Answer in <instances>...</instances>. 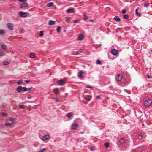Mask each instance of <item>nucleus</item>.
Wrapping results in <instances>:
<instances>
[{"label":"nucleus","instance_id":"obj_1","mask_svg":"<svg viewBox=\"0 0 152 152\" xmlns=\"http://www.w3.org/2000/svg\"><path fill=\"white\" fill-rule=\"evenodd\" d=\"M120 143L122 144V145L125 148H127L129 147L128 142L126 141L125 138H122L119 141Z\"/></svg>","mask_w":152,"mask_h":152},{"label":"nucleus","instance_id":"obj_2","mask_svg":"<svg viewBox=\"0 0 152 152\" xmlns=\"http://www.w3.org/2000/svg\"><path fill=\"white\" fill-rule=\"evenodd\" d=\"M152 104V101L150 99L146 100L144 102V105L146 107H148Z\"/></svg>","mask_w":152,"mask_h":152},{"label":"nucleus","instance_id":"obj_3","mask_svg":"<svg viewBox=\"0 0 152 152\" xmlns=\"http://www.w3.org/2000/svg\"><path fill=\"white\" fill-rule=\"evenodd\" d=\"M123 78L122 75L121 74H118L116 75L115 79L117 81H121Z\"/></svg>","mask_w":152,"mask_h":152},{"label":"nucleus","instance_id":"obj_4","mask_svg":"<svg viewBox=\"0 0 152 152\" xmlns=\"http://www.w3.org/2000/svg\"><path fill=\"white\" fill-rule=\"evenodd\" d=\"M7 26L8 28L10 30H13L14 29L13 25L11 23L7 24Z\"/></svg>","mask_w":152,"mask_h":152},{"label":"nucleus","instance_id":"obj_5","mask_svg":"<svg viewBox=\"0 0 152 152\" xmlns=\"http://www.w3.org/2000/svg\"><path fill=\"white\" fill-rule=\"evenodd\" d=\"M19 15L20 17H26L27 16V14L25 12L21 11L20 12Z\"/></svg>","mask_w":152,"mask_h":152},{"label":"nucleus","instance_id":"obj_6","mask_svg":"<svg viewBox=\"0 0 152 152\" xmlns=\"http://www.w3.org/2000/svg\"><path fill=\"white\" fill-rule=\"evenodd\" d=\"M75 12V9L73 8L69 9H68L66 11V12L68 13H74Z\"/></svg>","mask_w":152,"mask_h":152},{"label":"nucleus","instance_id":"obj_7","mask_svg":"<svg viewBox=\"0 0 152 152\" xmlns=\"http://www.w3.org/2000/svg\"><path fill=\"white\" fill-rule=\"evenodd\" d=\"M65 83V82L62 80H60L58 81V84L60 86H63L64 85Z\"/></svg>","mask_w":152,"mask_h":152},{"label":"nucleus","instance_id":"obj_8","mask_svg":"<svg viewBox=\"0 0 152 152\" xmlns=\"http://www.w3.org/2000/svg\"><path fill=\"white\" fill-rule=\"evenodd\" d=\"M111 53L113 55H116L118 53V51L116 49H114L111 50Z\"/></svg>","mask_w":152,"mask_h":152},{"label":"nucleus","instance_id":"obj_9","mask_svg":"<svg viewBox=\"0 0 152 152\" xmlns=\"http://www.w3.org/2000/svg\"><path fill=\"white\" fill-rule=\"evenodd\" d=\"M28 6V4L26 2H23L21 3L20 8H22L26 7Z\"/></svg>","mask_w":152,"mask_h":152},{"label":"nucleus","instance_id":"obj_10","mask_svg":"<svg viewBox=\"0 0 152 152\" xmlns=\"http://www.w3.org/2000/svg\"><path fill=\"white\" fill-rule=\"evenodd\" d=\"M83 72L82 71H80V72L78 73V76L80 79H82L83 77Z\"/></svg>","mask_w":152,"mask_h":152},{"label":"nucleus","instance_id":"obj_11","mask_svg":"<svg viewBox=\"0 0 152 152\" xmlns=\"http://www.w3.org/2000/svg\"><path fill=\"white\" fill-rule=\"evenodd\" d=\"M50 137V136L49 134H47L43 136L42 138L43 140H45L47 139H49Z\"/></svg>","mask_w":152,"mask_h":152},{"label":"nucleus","instance_id":"obj_12","mask_svg":"<svg viewBox=\"0 0 152 152\" xmlns=\"http://www.w3.org/2000/svg\"><path fill=\"white\" fill-rule=\"evenodd\" d=\"M78 125L76 124H73L72 126V129L73 130H75L78 127Z\"/></svg>","mask_w":152,"mask_h":152},{"label":"nucleus","instance_id":"obj_13","mask_svg":"<svg viewBox=\"0 0 152 152\" xmlns=\"http://www.w3.org/2000/svg\"><path fill=\"white\" fill-rule=\"evenodd\" d=\"M84 36L83 34H80L78 35V39L80 40H82L84 39Z\"/></svg>","mask_w":152,"mask_h":152},{"label":"nucleus","instance_id":"obj_14","mask_svg":"<svg viewBox=\"0 0 152 152\" xmlns=\"http://www.w3.org/2000/svg\"><path fill=\"white\" fill-rule=\"evenodd\" d=\"M114 20L117 22H119L121 21V19L118 16H115L114 17Z\"/></svg>","mask_w":152,"mask_h":152},{"label":"nucleus","instance_id":"obj_15","mask_svg":"<svg viewBox=\"0 0 152 152\" xmlns=\"http://www.w3.org/2000/svg\"><path fill=\"white\" fill-rule=\"evenodd\" d=\"M84 98L85 99H86L88 101H90L91 99V97L88 95L84 97Z\"/></svg>","mask_w":152,"mask_h":152},{"label":"nucleus","instance_id":"obj_16","mask_svg":"<svg viewBox=\"0 0 152 152\" xmlns=\"http://www.w3.org/2000/svg\"><path fill=\"white\" fill-rule=\"evenodd\" d=\"M54 92L56 94H58L59 93V90L58 88H56L53 90Z\"/></svg>","mask_w":152,"mask_h":152},{"label":"nucleus","instance_id":"obj_17","mask_svg":"<svg viewBox=\"0 0 152 152\" xmlns=\"http://www.w3.org/2000/svg\"><path fill=\"white\" fill-rule=\"evenodd\" d=\"M55 23V22L54 21L52 20H50L49 21L48 24L49 26L53 25Z\"/></svg>","mask_w":152,"mask_h":152},{"label":"nucleus","instance_id":"obj_18","mask_svg":"<svg viewBox=\"0 0 152 152\" xmlns=\"http://www.w3.org/2000/svg\"><path fill=\"white\" fill-rule=\"evenodd\" d=\"M23 89V87L21 86H19L18 87L17 91L18 92H20Z\"/></svg>","mask_w":152,"mask_h":152},{"label":"nucleus","instance_id":"obj_19","mask_svg":"<svg viewBox=\"0 0 152 152\" xmlns=\"http://www.w3.org/2000/svg\"><path fill=\"white\" fill-rule=\"evenodd\" d=\"M73 115V114L72 112H70L67 114L66 115V116L68 118H70L71 117H72Z\"/></svg>","mask_w":152,"mask_h":152},{"label":"nucleus","instance_id":"obj_20","mask_svg":"<svg viewBox=\"0 0 152 152\" xmlns=\"http://www.w3.org/2000/svg\"><path fill=\"white\" fill-rule=\"evenodd\" d=\"M5 125L6 126H9L11 127H12L13 126V124L12 123H7L5 124Z\"/></svg>","mask_w":152,"mask_h":152},{"label":"nucleus","instance_id":"obj_21","mask_svg":"<svg viewBox=\"0 0 152 152\" xmlns=\"http://www.w3.org/2000/svg\"><path fill=\"white\" fill-rule=\"evenodd\" d=\"M5 55V53L2 50H0V56H2Z\"/></svg>","mask_w":152,"mask_h":152},{"label":"nucleus","instance_id":"obj_22","mask_svg":"<svg viewBox=\"0 0 152 152\" xmlns=\"http://www.w3.org/2000/svg\"><path fill=\"white\" fill-rule=\"evenodd\" d=\"M35 57V55L33 53H31L30 55V57L31 58H34Z\"/></svg>","mask_w":152,"mask_h":152},{"label":"nucleus","instance_id":"obj_23","mask_svg":"<svg viewBox=\"0 0 152 152\" xmlns=\"http://www.w3.org/2000/svg\"><path fill=\"white\" fill-rule=\"evenodd\" d=\"M1 48L4 50H5L6 49V46L5 44H2L1 45Z\"/></svg>","mask_w":152,"mask_h":152},{"label":"nucleus","instance_id":"obj_24","mask_svg":"<svg viewBox=\"0 0 152 152\" xmlns=\"http://www.w3.org/2000/svg\"><path fill=\"white\" fill-rule=\"evenodd\" d=\"M81 49H80L78 51H77L75 53V54L77 55L80 54L82 52L81 51Z\"/></svg>","mask_w":152,"mask_h":152},{"label":"nucleus","instance_id":"obj_25","mask_svg":"<svg viewBox=\"0 0 152 152\" xmlns=\"http://www.w3.org/2000/svg\"><path fill=\"white\" fill-rule=\"evenodd\" d=\"M129 17V15L128 14H125L124 15V18L125 19H127Z\"/></svg>","mask_w":152,"mask_h":152},{"label":"nucleus","instance_id":"obj_26","mask_svg":"<svg viewBox=\"0 0 152 152\" xmlns=\"http://www.w3.org/2000/svg\"><path fill=\"white\" fill-rule=\"evenodd\" d=\"M53 5V3L52 2H50L48 3L47 5V6L48 7H50Z\"/></svg>","mask_w":152,"mask_h":152},{"label":"nucleus","instance_id":"obj_27","mask_svg":"<svg viewBox=\"0 0 152 152\" xmlns=\"http://www.w3.org/2000/svg\"><path fill=\"white\" fill-rule=\"evenodd\" d=\"M138 138L139 139H141L142 138V136L141 133L138 134Z\"/></svg>","mask_w":152,"mask_h":152},{"label":"nucleus","instance_id":"obj_28","mask_svg":"<svg viewBox=\"0 0 152 152\" xmlns=\"http://www.w3.org/2000/svg\"><path fill=\"white\" fill-rule=\"evenodd\" d=\"M104 145L106 148H108L109 146V143L108 142H106L104 144Z\"/></svg>","mask_w":152,"mask_h":152},{"label":"nucleus","instance_id":"obj_29","mask_svg":"<svg viewBox=\"0 0 152 152\" xmlns=\"http://www.w3.org/2000/svg\"><path fill=\"white\" fill-rule=\"evenodd\" d=\"M61 30V27L60 26L56 28V31L58 32H60Z\"/></svg>","mask_w":152,"mask_h":152},{"label":"nucleus","instance_id":"obj_30","mask_svg":"<svg viewBox=\"0 0 152 152\" xmlns=\"http://www.w3.org/2000/svg\"><path fill=\"white\" fill-rule=\"evenodd\" d=\"M22 82H23V80H18L17 81V83L18 84H20L22 83Z\"/></svg>","mask_w":152,"mask_h":152},{"label":"nucleus","instance_id":"obj_31","mask_svg":"<svg viewBox=\"0 0 152 152\" xmlns=\"http://www.w3.org/2000/svg\"><path fill=\"white\" fill-rule=\"evenodd\" d=\"M5 33L4 31L3 30H0V34H3Z\"/></svg>","mask_w":152,"mask_h":152},{"label":"nucleus","instance_id":"obj_32","mask_svg":"<svg viewBox=\"0 0 152 152\" xmlns=\"http://www.w3.org/2000/svg\"><path fill=\"white\" fill-rule=\"evenodd\" d=\"M78 21L77 20H72V23H77L78 22Z\"/></svg>","mask_w":152,"mask_h":152},{"label":"nucleus","instance_id":"obj_33","mask_svg":"<svg viewBox=\"0 0 152 152\" xmlns=\"http://www.w3.org/2000/svg\"><path fill=\"white\" fill-rule=\"evenodd\" d=\"M46 149L45 148H43L40 150V151H39L38 152H44L46 150Z\"/></svg>","mask_w":152,"mask_h":152},{"label":"nucleus","instance_id":"obj_34","mask_svg":"<svg viewBox=\"0 0 152 152\" xmlns=\"http://www.w3.org/2000/svg\"><path fill=\"white\" fill-rule=\"evenodd\" d=\"M9 64V62L7 61H4L3 62V64L4 65H7Z\"/></svg>","mask_w":152,"mask_h":152},{"label":"nucleus","instance_id":"obj_35","mask_svg":"<svg viewBox=\"0 0 152 152\" xmlns=\"http://www.w3.org/2000/svg\"><path fill=\"white\" fill-rule=\"evenodd\" d=\"M19 107L20 109H23L25 107V106L23 105H20L19 106Z\"/></svg>","mask_w":152,"mask_h":152},{"label":"nucleus","instance_id":"obj_36","mask_svg":"<svg viewBox=\"0 0 152 152\" xmlns=\"http://www.w3.org/2000/svg\"><path fill=\"white\" fill-rule=\"evenodd\" d=\"M9 120L10 121H11L13 123H14V122L15 121V120L14 119L12 118H10L9 119Z\"/></svg>","mask_w":152,"mask_h":152},{"label":"nucleus","instance_id":"obj_37","mask_svg":"<svg viewBox=\"0 0 152 152\" xmlns=\"http://www.w3.org/2000/svg\"><path fill=\"white\" fill-rule=\"evenodd\" d=\"M23 89L24 91H26L28 90V88L26 87H23Z\"/></svg>","mask_w":152,"mask_h":152},{"label":"nucleus","instance_id":"obj_38","mask_svg":"<svg viewBox=\"0 0 152 152\" xmlns=\"http://www.w3.org/2000/svg\"><path fill=\"white\" fill-rule=\"evenodd\" d=\"M44 35L43 31H41L39 33V35L41 36H42Z\"/></svg>","mask_w":152,"mask_h":152},{"label":"nucleus","instance_id":"obj_39","mask_svg":"<svg viewBox=\"0 0 152 152\" xmlns=\"http://www.w3.org/2000/svg\"><path fill=\"white\" fill-rule=\"evenodd\" d=\"M86 87L87 88H90L92 90L93 88L92 86H90L89 85H87L86 86Z\"/></svg>","mask_w":152,"mask_h":152},{"label":"nucleus","instance_id":"obj_40","mask_svg":"<svg viewBox=\"0 0 152 152\" xmlns=\"http://www.w3.org/2000/svg\"><path fill=\"white\" fill-rule=\"evenodd\" d=\"M2 115L3 116H5L7 115V114L5 112H3L2 113Z\"/></svg>","mask_w":152,"mask_h":152},{"label":"nucleus","instance_id":"obj_41","mask_svg":"<svg viewBox=\"0 0 152 152\" xmlns=\"http://www.w3.org/2000/svg\"><path fill=\"white\" fill-rule=\"evenodd\" d=\"M96 63L97 64H101V61L99 60H98L96 61Z\"/></svg>","mask_w":152,"mask_h":152},{"label":"nucleus","instance_id":"obj_42","mask_svg":"<svg viewBox=\"0 0 152 152\" xmlns=\"http://www.w3.org/2000/svg\"><path fill=\"white\" fill-rule=\"evenodd\" d=\"M84 19L85 20H86L88 18V17L86 15H84Z\"/></svg>","mask_w":152,"mask_h":152},{"label":"nucleus","instance_id":"obj_43","mask_svg":"<svg viewBox=\"0 0 152 152\" xmlns=\"http://www.w3.org/2000/svg\"><path fill=\"white\" fill-rule=\"evenodd\" d=\"M149 3H144V5L145 7H147L149 6Z\"/></svg>","mask_w":152,"mask_h":152},{"label":"nucleus","instance_id":"obj_44","mask_svg":"<svg viewBox=\"0 0 152 152\" xmlns=\"http://www.w3.org/2000/svg\"><path fill=\"white\" fill-rule=\"evenodd\" d=\"M126 10H123L122 11V13L124 14H125L126 13Z\"/></svg>","mask_w":152,"mask_h":152},{"label":"nucleus","instance_id":"obj_45","mask_svg":"<svg viewBox=\"0 0 152 152\" xmlns=\"http://www.w3.org/2000/svg\"><path fill=\"white\" fill-rule=\"evenodd\" d=\"M136 15L138 16H139V17H140L141 16V13H137L136 14Z\"/></svg>","mask_w":152,"mask_h":152},{"label":"nucleus","instance_id":"obj_46","mask_svg":"<svg viewBox=\"0 0 152 152\" xmlns=\"http://www.w3.org/2000/svg\"><path fill=\"white\" fill-rule=\"evenodd\" d=\"M100 98V96H96V98L97 99H99Z\"/></svg>","mask_w":152,"mask_h":152},{"label":"nucleus","instance_id":"obj_47","mask_svg":"<svg viewBox=\"0 0 152 152\" xmlns=\"http://www.w3.org/2000/svg\"><path fill=\"white\" fill-rule=\"evenodd\" d=\"M147 77L148 78H149V79H150V78H152V77L150 76L149 75H147Z\"/></svg>","mask_w":152,"mask_h":152},{"label":"nucleus","instance_id":"obj_48","mask_svg":"<svg viewBox=\"0 0 152 152\" xmlns=\"http://www.w3.org/2000/svg\"><path fill=\"white\" fill-rule=\"evenodd\" d=\"M30 82V80H26V83H28L29 82Z\"/></svg>","mask_w":152,"mask_h":152},{"label":"nucleus","instance_id":"obj_49","mask_svg":"<svg viewBox=\"0 0 152 152\" xmlns=\"http://www.w3.org/2000/svg\"><path fill=\"white\" fill-rule=\"evenodd\" d=\"M31 98V96L30 95H29L28 96V98L29 99H30Z\"/></svg>","mask_w":152,"mask_h":152},{"label":"nucleus","instance_id":"obj_50","mask_svg":"<svg viewBox=\"0 0 152 152\" xmlns=\"http://www.w3.org/2000/svg\"><path fill=\"white\" fill-rule=\"evenodd\" d=\"M18 1H20V2H23V1H25V0H19Z\"/></svg>","mask_w":152,"mask_h":152},{"label":"nucleus","instance_id":"obj_51","mask_svg":"<svg viewBox=\"0 0 152 152\" xmlns=\"http://www.w3.org/2000/svg\"><path fill=\"white\" fill-rule=\"evenodd\" d=\"M138 10L137 9L136 10H135V12H136V13H138Z\"/></svg>","mask_w":152,"mask_h":152},{"label":"nucleus","instance_id":"obj_52","mask_svg":"<svg viewBox=\"0 0 152 152\" xmlns=\"http://www.w3.org/2000/svg\"><path fill=\"white\" fill-rule=\"evenodd\" d=\"M149 53H150V54H152V50H150V51H149Z\"/></svg>","mask_w":152,"mask_h":152},{"label":"nucleus","instance_id":"obj_53","mask_svg":"<svg viewBox=\"0 0 152 152\" xmlns=\"http://www.w3.org/2000/svg\"><path fill=\"white\" fill-rule=\"evenodd\" d=\"M90 150H91V151H93V148H90Z\"/></svg>","mask_w":152,"mask_h":152},{"label":"nucleus","instance_id":"obj_54","mask_svg":"<svg viewBox=\"0 0 152 152\" xmlns=\"http://www.w3.org/2000/svg\"><path fill=\"white\" fill-rule=\"evenodd\" d=\"M65 18H66V21H67V20H68V18L67 17H66Z\"/></svg>","mask_w":152,"mask_h":152},{"label":"nucleus","instance_id":"obj_55","mask_svg":"<svg viewBox=\"0 0 152 152\" xmlns=\"http://www.w3.org/2000/svg\"><path fill=\"white\" fill-rule=\"evenodd\" d=\"M31 89V88H28V90H30Z\"/></svg>","mask_w":152,"mask_h":152},{"label":"nucleus","instance_id":"obj_56","mask_svg":"<svg viewBox=\"0 0 152 152\" xmlns=\"http://www.w3.org/2000/svg\"><path fill=\"white\" fill-rule=\"evenodd\" d=\"M23 30L22 29H20V31H23Z\"/></svg>","mask_w":152,"mask_h":152},{"label":"nucleus","instance_id":"obj_57","mask_svg":"<svg viewBox=\"0 0 152 152\" xmlns=\"http://www.w3.org/2000/svg\"><path fill=\"white\" fill-rule=\"evenodd\" d=\"M83 132H80V133L81 134H83Z\"/></svg>","mask_w":152,"mask_h":152},{"label":"nucleus","instance_id":"obj_58","mask_svg":"<svg viewBox=\"0 0 152 152\" xmlns=\"http://www.w3.org/2000/svg\"><path fill=\"white\" fill-rule=\"evenodd\" d=\"M55 99L56 100H57L58 99L57 98H55Z\"/></svg>","mask_w":152,"mask_h":152},{"label":"nucleus","instance_id":"obj_59","mask_svg":"<svg viewBox=\"0 0 152 152\" xmlns=\"http://www.w3.org/2000/svg\"><path fill=\"white\" fill-rule=\"evenodd\" d=\"M90 21L92 22V21H93V20H90Z\"/></svg>","mask_w":152,"mask_h":152}]
</instances>
